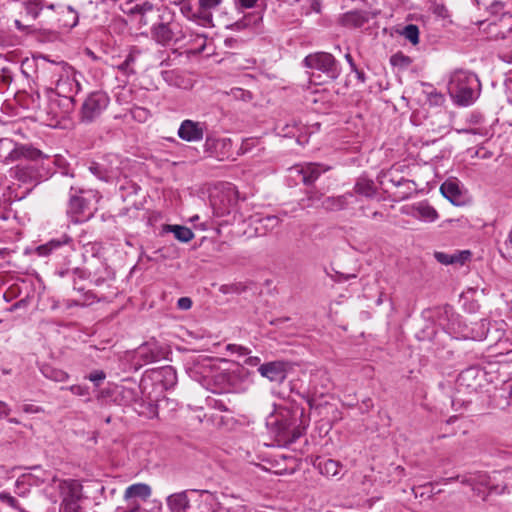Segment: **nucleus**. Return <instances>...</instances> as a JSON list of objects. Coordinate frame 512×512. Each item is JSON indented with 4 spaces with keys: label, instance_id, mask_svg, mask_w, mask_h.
Segmentation results:
<instances>
[{
    "label": "nucleus",
    "instance_id": "f257e3e1",
    "mask_svg": "<svg viewBox=\"0 0 512 512\" xmlns=\"http://www.w3.org/2000/svg\"><path fill=\"white\" fill-rule=\"evenodd\" d=\"M308 421L302 407L298 405L280 406L267 419V426L280 441L293 443L303 435Z\"/></svg>",
    "mask_w": 512,
    "mask_h": 512
},
{
    "label": "nucleus",
    "instance_id": "f03ea898",
    "mask_svg": "<svg viewBox=\"0 0 512 512\" xmlns=\"http://www.w3.org/2000/svg\"><path fill=\"white\" fill-rule=\"evenodd\" d=\"M156 19L151 26V38L161 46L177 44L185 38L181 25L174 20V14L167 8L156 9Z\"/></svg>",
    "mask_w": 512,
    "mask_h": 512
},
{
    "label": "nucleus",
    "instance_id": "7ed1b4c3",
    "mask_svg": "<svg viewBox=\"0 0 512 512\" xmlns=\"http://www.w3.org/2000/svg\"><path fill=\"white\" fill-rule=\"evenodd\" d=\"M303 64L305 67L312 70L310 73V82L313 84H323L326 81H321V74H324L327 81H335L341 74V65L336 58L328 52H315L308 54Z\"/></svg>",
    "mask_w": 512,
    "mask_h": 512
},
{
    "label": "nucleus",
    "instance_id": "20e7f679",
    "mask_svg": "<svg viewBox=\"0 0 512 512\" xmlns=\"http://www.w3.org/2000/svg\"><path fill=\"white\" fill-rule=\"evenodd\" d=\"M477 86L478 79L475 74L458 70L451 75L448 90L458 104L469 105L475 98Z\"/></svg>",
    "mask_w": 512,
    "mask_h": 512
},
{
    "label": "nucleus",
    "instance_id": "39448f33",
    "mask_svg": "<svg viewBox=\"0 0 512 512\" xmlns=\"http://www.w3.org/2000/svg\"><path fill=\"white\" fill-rule=\"evenodd\" d=\"M65 82L57 83L56 91L49 96L46 113L52 120L59 122L66 119L75 109V99L72 95H64Z\"/></svg>",
    "mask_w": 512,
    "mask_h": 512
},
{
    "label": "nucleus",
    "instance_id": "423d86ee",
    "mask_svg": "<svg viewBox=\"0 0 512 512\" xmlns=\"http://www.w3.org/2000/svg\"><path fill=\"white\" fill-rule=\"evenodd\" d=\"M109 97L101 91L91 92L84 100L80 109V121L89 124L98 119L109 105Z\"/></svg>",
    "mask_w": 512,
    "mask_h": 512
},
{
    "label": "nucleus",
    "instance_id": "0eeeda50",
    "mask_svg": "<svg viewBox=\"0 0 512 512\" xmlns=\"http://www.w3.org/2000/svg\"><path fill=\"white\" fill-rule=\"evenodd\" d=\"M83 193V189L70 185L66 214L73 223L84 222L91 215L89 211L90 202L82 196Z\"/></svg>",
    "mask_w": 512,
    "mask_h": 512
},
{
    "label": "nucleus",
    "instance_id": "6e6552de",
    "mask_svg": "<svg viewBox=\"0 0 512 512\" xmlns=\"http://www.w3.org/2000/svg\"><path fill=\"white\" fill-rule=\"evenodd\" d=\"M71 274L78 276L79 280L90 279L95 286L102 285L114 275L109 266L99 258H93L85 269H73Z\"/></svg>",
    "mask_w": 512,
    "mask_h": 512
},
{
    "label": "nucleus",
    "instance_id": "1a4fd4ad",
    "mask_svg": "<svg viewBox=\"0 0 512 512\" xmlns=\"http://www.w3.org/2000/svg\"><path fill=\"white\" fill-rule=\"evenodd\" d=\"M46 21L57 25L58 28L72 29L79 22V12L71 5L57 3L56 10L46 15Z\"/></svg>",
    "mask_w": 512,
    "mask_h": 512
},
{
    "label": "nucleus",
    "instance_id": "9d476101",
    "mask_svg": "<svg viewBox=\"0 0 512 512\" xmlns=\"http://www.w3.org/2000/svg\"><path fill=\"white\" fill-rule=\"evenodd\" d=\"M165 349L156 341H148L141 344L135 351L136 364L143 366L157 362L164 358Z\"/></svg>",
    "mask_w": 512,
    "mask_h": 512
},
{
    "label": "nucleus",
    "instance_id": "9b49d317",
    "mask_svg": "<svg viewBox=\"0 0 512 512\" xmlns=\"http://www.w3.org/2000/svg\"><path fill=\"white\" fill-rule=\"evenodd\" d=\"M290 368L289 362L276 360L261 364L258 367V372L269 381L282 384L287 378Z\"/></svg>",
    "mask_w": 512,
    "mask_h": 512
},
{
    "label": "nucleus",
    "instance_id": "f8f14e48",
    "mask_svg": "<svg viewBox=\"0 0 512 512\" xmlns=\"http://www.w3.org/2000/svg\"><path fill=\"white\" fill-rule=\"evenodd\" d=\"M74 250L73 240L68 235H62L58 239H51L47 243L37 247L36 251L40 256L62 255Z\"/></svg>",
    "mask_w": 512,
    "mask_h": 512
},
{
    "label": "nucleus",
    "instance_id": "ddd939ff",
    "mask_svg": "<svg viewBox=\"0 0 512 512\" xmlns=\"http://www.w3.org/2000/svg\"><path fill=\"white\" fill-rule=\"evenodd\" d=\"M290 170L301 176V181L304 185L311 186L323 172L330 170V167L320 163H305L295 165Z\"/></svg>",
    "mask_w": 512,
    "mask_h": 512
},
{
    "label": "nucleus",
    "instance_id": "4468645a",
    "mask_svg": "<svg viewBox=\"0 0 512 512\" xmlns=\"http://www.w3.org/2000/svg\"><path fill=\"white\" fill-rule=\"evenodd\" d=\"M188 512H212L214 497L208 490L190 489Z\"/></svg>",
    "mask_w": 512,
    "mask_h": 512
},
{
    "label": "nucleus",
    "instance_id": "2eb2a0df",
    "mask_svg": "<svg viewBox=\"0 0 512 512\" xmlns=\"http://www.w3.org/2000/svg\"><path fill=\"white\" fill-rule=\"evenodd\" d=\"M44 158V154L39 149L29 144H15L14 148L6 156L7 162H15L20 160L38 161Z\"/></svg>",
    "mask_w": 512,
    "mask_h": 512
},
{
    "label": "nucleus",
    "instance_id": "dca6fc26",
    "mask_svg": "<svg viewBox=\"0 0 512 512\" xmlns=\"http://www.w3.org/2000/svg\"><path fill=\"white\" fill-rule=\"evenodd\" d=\"M204 130L205 123L186 119L178 129V136L187 142H197L203 139Z\"/></svg>",
    "mask_w": 512,
    "mask_h": 512
},
{
    "label": "nucleus",
    "instance_id": "f3484780",
    "mask_svg": "<svg viewBox=\"0 0 512 512\" xmlns=\"http://www.w3.org/2000/svg\"><path fill=\"white\" fill-rule=\"evenodd\" d=\"M483 376L484 374L479 367L471 366L461 371L457 378V384L459 387L476 391L481 387Z\"/></svg>",
    "mask_w": 512,
    "mask_h": 512
},
{
    "label": "nucleus",
    "instance_id": "a211bd4d",
    "mask_svg": "<svg viewBox=\"0 0 512 512\" xmlns=\"http://www.w3.org/2000/svg\"><path fill=\"white\" fill-rule=\"evenodd\" d=\"M58 488L62 496L61 504L78 503L82 497V485L78 480H61Z\"/></svg>",
    "mask_w": 512,
    "mask_h": 512
},
{
    "label": "nucleus",
    "instance_id": "6ab92c4d",
    "mask_svg": "<svg viewBox=\"0 0 512 512\" xmlns=\"http://www.w3.org/2000/svg\"><path fill=\"white\" fill-rule=\"evenodd\" d=\"M379 14L378 11L353 10L342 16V24L347 27L360 28Z\"/></svg>",
    "mask_w": 512,
    "mask_h": 512
},
{
    "label": "nucleus",
    "instance_id": "aec40b11",
    "mask_svg": "<svg viewBox=\"0 0 512 512\" xmlns=\"http://www.w3.org/2000/svg\"><path fill=\"white\" fill-rule=\"evenodd\" d=\"M56 5V0H28L25 3V10L33 19H37L42 13L46 19V15L56 10Z\"/></svg>",
    "mask_w": 512,
    "mask_h": 512
},
{
    "label": "nucleus",
    "instance_id": "412c9836",
    "mask_svg": "<svg viewBox=\"0 0 512 512\" xmlns=\"http://www.w3.org/2000/svg\"><path fill=\"white\" fill-rule=\"evenodd\" d=\"M441 194L452 204L460 206L464 203L463 194L456 180H446L440 186Z\"/></svg>",
    "mask_w": 512,
    "mask_h": 512
},
{
    "label": "nucleus",
    "instance_id": "4be33fe9",
    "mask_svg": "<svg viewBox=\"0 0 512 512\" xmlns=\"http://www.w3.org/2000/svg\"><path fill=\"white\" fill-rule=\"evenodd\" d=\"M190 489L169 495L166 499L171 512H188L190 501Z\"/></svg>",
    "mask_w": 512,
    "mask_h": 512
},
{
    "label": "nucleus",
    "instance_id": "5701e85b",
    "mask_svg": "<svg viewBox=\"0 0 512 512\" xmlns=\"http://www.w3.org/2000/svg\"><path fill=\"white\" fill-rule=\"evenodd\" d=\"M353 197L352 192H347L343 195L328 196L321 202V207L327 212H337L347 208L349 199Z\"/></svg>",
    "mask_w": 512,
    "mask_h": 512
},
{
    "label": "nucleus",
    "instance_id": "b1692460",
    "mask_svg": "<svg viewBox=\"0 0 512 512\" xmlns=\"http://www.w3.org/2000/svg\"><path fill=\"white\" fill-rule=\"evenodd\" d=\"M116 399L124 406L136 403L140 399V389L138 386H119L117 387Z\"/></svg>",
    "mask_w": 512,
    "mask_h": 512
},
{
    "label": "nucleus",
    "instance_id": "393cba45",
    "mask_svg": "<svg viewBox=\"0 0 512 512\" xmlns=\"http://www.w3.org/2000/svg\"><path fill=\"white\" fill-rule=\"evenodd\" d=\"M237 380V376L234 372L223 371L219 372L214 376V383L218 386L215 392L228 393L232 391Z\"/></svg>",
    "mask_w": 512,
    "mask_h": 512
},
{
    "label": "nucleus",
    "instance_id": "a878e982",
    "mask_svg": "<svg viewBox=\"0 0 512 512\" xmlns=\"http://www.w3.org/2000/svg\"><path fill=\"white\" fill-rule=\"evenodd\" d=\"M412 215L416 218L433 222L438 218L437 211L427 202H420L413 206Z\"/></svg>",
    "mask_w": 512,
    "mask_h": 512
},
{
    "label": "nucleus",
    "instance_id": "bb28decb",
    "mask_svg": "<svg viewBox=\"0 0 512 512\" xmlns=\"http://www.w3.org/2000/svg\"><path fill=\"white\" fill-rule=\"evenodd\" d=\"M474 476V487L476 488L477 494H480V490L478 489V486H484L489 488V493H503L506 490V486L501 487L499 489V486L497 485H491V477L485 472H476L473 473Z\"/></svg>",
    "mask_w": 512,
    "mask_h": 512
},
{
    "label": "nucleus",
    "instance_id": "cd10ccee",
    "mask_svg": "<svg viewBox=\"0 0 512 512\" xmlns=\"http://www.w3.org/2000/svg\"><path fill=\"white\" fill-rule=\"evenodd\" d=\"M471 253L470 251H462L454 254H447L444 252H435V259L444 265L460 263L463 264L466 260L469 259Z\"/></svg>",
    "mask_w": 512,
    "mask_h": 512
},
{
    "label": "nucleus",
    "instance_id": "c85d7f7f",
    "mask_svg": "<svg viewBox=\"0 0 512 512\" xmlns=\"http://www.w3.org/2000/svg\"><path fill=\"white\" fill-rule=\"evenodd\" d=\"M152 490L151 487L148 484L145 483H136L133 485H130L126 488L124 493L125 499L130 498H141L143 500L148 499L151 496Z\"/></svg>",
    "mask_w": 512,
    "mask_h": 512
},
{
    "label": "nucleus",
    "instance_id": "c756f323",
    "mask_svg": "<svg viewBox=\"0 0 512 512\" xmlns=\"http://www.w3.org/2000/svg\"><path fill=\"white\" fill-rule=\"evenodd\" d=\"M163 231L173 233L175 238L183 243L189 242L194 237L193 231L190 228L182 225L167 224L163 226Z\"/></svg>",
    "mask_w": 512,
    "mask_h": 512
},
{
    "label": "nucleus",
    "instance_id": "7c9ffc66",
    "mask_svg": "<svg viewBox=\"0 0 512 512\" xmlns=\"http://www.w3.org/2000/svg\"><path fill=\"white\" fill-rule=\"evenodd\" d=\"M354 192L367 198H371L376 194V187L373 180L360 177L354 185Z\"/></svg>",
    "mask_w": 512,
    "mask_h": 512
},
{
    "label": "nucleus",
    "instance_id": "2f4dec72",
    "mask_svg": "<svg viewBox=\"0 0 512 512\" xmlns=\"http://www.w3.org/2000/svg\"><path fill=\"white\" fill-rule=\"evenodd\" d=\"M140 54V51L136 48H133L129 54L126 56L125 60L117 65L118 71L126 76L136 74L134 69V64L136 62L137 56Z\"/></svg>",
    "mask_w": 512,
    "mask_h": 512
},
{
    "label": "nucleus",
    "instance_id": "473e14b6",
    "mask_svg": "<svg viewBox=\"0 0 512 512\" xmlns=\"http://www.w3.org/2000/svg\"><path fill=\"white\" fill-rule=\"evenodd\" d=\"M230 144L229 138H216L212 135H208L205 139L204 148L206 152L211 155L219 156V146H225Z\"/></svg>",
    "mask_w": 512,
    "mask_h": 512
},
{
    "label": "nucleus",
    "instance_id": "72a5a7b5",
    "mask_svg": "<svg viewBox=\"0 0 512 512\" xmlns=\"http://www.w3.org/2000/svg\"><path fill=\"white\" fill-rule=\"evenodd\" d=\"M41 372L44 375V377L56 382H64L68 379V374L65 371L54 368L50 365H44L41 368Z\"/></svg>",
    "mask_w": 512,
    "mask_h": 512
},
{
    "label": "nucleus",
    "instance_id": "f704fd0d",
    "mask_svg": "<svg viewBox=\"0 0 512 512\" xmlns=\"http://www.w3.org/2000/svg\"><path fill=\"white\" fill-rule=\"evenodd\" d=\"M341 464L333 459H327L319 463L321 474L326 476H336L339 474Z\"/></svg>",
    "mask_w": 512,
    "mask_h": 512
},
{
    "label": "nucleus",
    "instance_id": "c9c22d12",
    "mask_svg": "<svg viewBox=\"0 0 512 512\" xmlns=\"http://www.w3.org/2000/svg\"><path fill=\"white\" fill-rule=\"evenodd\" d=\"M162 382L166 388L173 387L177 383V373L172 366L162 367L159 371Z\"/></svg>",
    "mask_w": 512,
    "mask_h": 512
},
{
    "label": "nucleus",
    "instance_id": "e433bc0d",
    "mask_svg": "<svg viewBox=\"0 0 512 512\" xmlns=\"http://www.w3.org/2000/svg\"><path fill=\"white\" fill-rule=\"evenodd\" d=\"M16 174L18 179L24 182L28 179L38 182L41 178V176L35 173L33 165L17 166Z\"/></svg>",
    "mask_w": 512,
    "mask_h": 512
},
{
    "label": "nucleus",
    "instance_id": "4c0bfd02",
    "mask_svg": "<svg viewBox=\"0 0 512 512\" xmlns=\"http://www.w3.org/2000/svg\"><path fill=\"white\" fill-rule=\"evenodd\" d=\"M401 35H403L407 40H409L413 45L419 43V28L415 24L406 25L401 31Z\"/></svg>",
    "mask_w": 512,
    "mask_h": 512
},
{
    "label": "nucleus",
    "instance_id": "58836bf2",
    "mask_svg": "<svg viewBox=\"0 0 512 512\" xmlns=\"http://www.w3.org/2000/svg\"><path fill=\"white\" fill-rule=\"evenodd\" d=\"M390 63L395 67L407 68L412 63V60L409 56H406L401 52H397L390 57Z\"/></svg>",
    "mask_w": 512,
    "mask_h": 512
},
{
    "label": "nucleus",
    "instance_id": "ea45409f",
    "mask_svg": "<svg viewBox=\"0 0 512 512\" xmlns=\"http://www.w3.org/2000/svg\"><path fill=\"white\" fill-rule=\"evenodd\" d=\"M246 288L247 287L243 283L238 282V283L222 285L220 288V291L224 294H229V293L241 294L246 290Z\"/></svg>",
    "mask_w": 512,
    "mask_h": 512
},
{
    "label": "nucleus",
    "instance_id": "a19ab883",
    "mask_svg": "<svg viewBox=\"0 0 512 512\" xmlns=\"http://www.w3.org/2000/svg\"><path fill=\"white\" fill-rule=\"evenodd\" d=\"M460 480L462 484L469 485L472 487L473 491H476V488L474 487V476L471 474L470 476H456V477H450V478H442L437 483L442 484H448L451 481Z\"/></svg>",
    "mask_w": 512,
    "mask_h": 512
},
{
    "label": "nucleus",
    "instance_id": "79ce46f5",
    "mask_svg": "<svg viewBox=\"0 0 512 512\" xmlns=\"http://www.w3.org/2000/svg\"><path fill=\"white\" fill-rule=\"evenodd\" d=\"M89 170L93 175H95L100 180L107 181L109 178L107 169H105L102 165L96 162L91 163V165L89 166Z\"/></svg>",
    "mask_w": 512,
    "mask_h": 512
},
{
    "label": "nucleus",
    "instance_id": "37998d69",
    "mask_svg": "<svg viewBox=\"0 0 512 512\" xmlns=\"http://www.w3.org/2000/svg\"><path fill=\"white\" fill-rule=\"evenodd\" d=\"M0 501L6 503L8 506L18 510L19 512H27L19 506L18 500L8 493H0Z\"/></svg>",
    "mask_w": 512,
    "mask_h": 512
},
{
    "label": "nucleus",
    "instance_id": "c03bdc74",
    "mask_svg": "<svg viewBox=\"0 0 512 512\" xmlns=\"http://www.w3.org/2000/svg\"><path fill=\"white\" fill-rule=\"evenodd\" d=\"M138 12L141 14V23L148 24L147 14L154 13L153 4L150 2H144L142 5L138 6Z\"/></svg>",
    "mask_w": 512,
    "mask_h": 512
},
{
    "label": "nucleus",
    "instance_id": "a18cd8bd",
    "mask_svg": "<svg viewBox=\"0 0 512 512\" xmlns=\"http://www.w3.org/2000/svg\"><path fill=\"white\" fill-rule=\"evenodd\" d=\"M96 387L106 379V373L103 370H94L87 377Z\"/></svg>",
    "mask_w": 512,
    "mask_h": 512
},
{
    "label": "nucleus",
    "instance_id": "49530a36",
    "mask_svg": "<svg viewBox=\"0 0 512 512\" xmlns=\"http://www.w3.org/2000/svg\"><path fill=\"white\" fill-rule=\"evenodd\" d=\"M66 389L69 390L72 394H74L76 396L87 397V400H89L90 392H89V388L87 386L71 385V386L67 387Z\"/></svg>",
    "mask_w": 512,
    "mask_h": 512
},
{
    "label": "nucleus",
    "instance_id": "de8ad7c7",
    "mask_svg": "<svg viewBox=\"0 0 512 512\" xmlns=\"http://www.w3.org/2000/svg\"><path fill=\"white\" fill-rule=\"evenodd\" d=\"M321 198H322V194L319 193L318 191L312 190V189L308 190L306 192V201L308 202L306 206L307 207L313 206V204L317 201H320ZM302 201L304 202L305 199H302Z\"/></svg>",
    "mask_w": 512,
    "mask_h": 512
},
{
    "label": "nucleus",
    "instance_id": "09e8293b",
    "mask_svg": "<svg viewBox=\"0 0 512 512\" xmlns=\"http://www.w3.org/2000/svg\"><path fill=\"white\" fill-rule=\"evenodd\" d=\"M227 350L237 353L242 356H246L250 353V349H248L244 346H241V345H237V344H228Z\"/></svg>",
    "mask_w": 512,
    "mask_h": 512
},
{
    "label": "nucleus",
    "instance_id": "8fccbe9b",
    "mask_svg": "<svg viewBox=\"0 0 512 512\" xmlns=\"http://www.w3.org/2000/svg\"><path fill=\"white\" fill-rule=\"evenodd\" d=\"M211 360L210 359H204L203 360V363L200 364V363H197L194 368L191 370V373L192 374H196L198 372H200L199 370L200 369H203L204 372H209L211 370V364H210Z\"/></svg>",
    "mask_w": 512,
    "mask_h": 512
},
{
    "label": "nucleus",
    "instance_id": "3c124183",
    "mask_svg": "<svg viewBox=\"0 0 512 512\" xmlns=\"http://www.w3.org/2000/svg\"><path fill=\"white\" fill-rule=\"evenodd\" d=\"M221 0H199L200 8L203 10H210L217 7Z\"/></svg>",
    "mask_w": 512,
    "mask_h": 512
},
{
    "label": "nucleus",
    "instance_id": "603ef678",
    "mask_svg": "<svg viewBox=\"0 0 512 512\" xmlns=\"http://www.w3.org/2000/svg\"><path fill=\"white\" fill-rule=\"evenodd\" d=\"M505 91L509 102L512 103V72H509L504 81Z\"/></svg>",
    "mask_w": 512,
    "mask_h": 512
},
{
    "label": "nucleus",
    "instance_id": "864d4df0",
    "mask_svg": "<svg viewBox=\"0 0 512 512\" xmlns=\"http://www.w3.org/2000/svg\"><path fill=\"white\" fill-rule=\"evenodd\" d=\"M177 306L182 310H188L192 306V300L189 297H181L178 299Z\"/></svg>",
    "mask_w": 512,
    "mask_h": 512
},
{
    "label": "nucleus",
    "instance_id": "5fc2aeb1",
    "mask_svg": "<svg viewBox=\"0 0 512 512\" xmlns=\"http://www.w3.org/2000/svg\"><path fill=\"white\" fill-rule=\"evenodd\" d=\"M79 509L78 503L61 504V512H79Z\"/></svg>",
    "mask_w": 512,
    "mask_h": 512
},
{
    "label": "nucleus",
    "instance_id": "6e6d98bb",
    "mask_svg": "<svg viewBox=\"0 0 512 512\" xmlns=\"http://www.w3.org/2000/svg\"><path fill=\"white\" fill-rule=\"evenodd\" d=\"M486 324H487L486 320H481L480 325H481L482 331L481 332H477L475 335L473 334L472 335L473 339L482 340V339L487 337V333L489 332V328H487V330L484 331V328H485Z\"/></svg>",
    "mask_w": 512,
    "mask_h": 512
},
{
    "label": "nucleus",
    "instance_id": "4d7b16f0",
    "mask_svg": "<svg viewBox=\"0 0 512 512\" xmlns=\"http://www.w3.org/2000/svg\"><path fill=\"white\" fill-rule=\"evenodd\" d=\"M252 144L253 143H252L251 139L243 140V142L241 143V146L239 148L238 154L240 155V154L247 153L251 149Z\"/></svg>",
    "mask_w": 512,
    "mask_h": 512
},
{
    "label": "nucleus",
    "instance_id": "13d9d810",
    "mask_svg": "<svg viewBox=\"0 0 512 512\" xmlns=\"http://www.w3.org/2000/svg\"><path fill=\"white\" fill-rule=\"evenodd\" d=\"M250 18H243L233 24V27H235L237 30H242L250 25Z\"/></svg>",
    "mask_w": 512,
    "mask_h": 512
},
{
    "label": "nucleus",
    "instance_id": "bf43d9fd",
    "mask_svg": "<svg viewBox=\"0 0 512 512\" xmlns=\"http://www.w3.org/2000/svg\"><path fill=\"white\" fill-rule=\"evenodd\" d=\"M179 5H181V12H182V14L184 16L190 18L191 12H192V7H191L190 3L185 1L183 3H179Z\"/></svg>",
    "mask_w": 512,
    "mask_h": 512
},
{
    "label": "nucleus",
    "instance_id": "052dcab7",
    "mask_svg": "<svg viewBox=\"0 0 512 512\" xmlns=\"http://www.w3.org/2000/svg\"><path fill=\"white\" fill-rule=\"evenodd\" d=\"M28 304H29V299L26 297V298H23V299L17 301L16 303H14L11 306L10 310L14 311L16 309L24 308V307H27Z\"/></svg>",
    "mask_w": 512,
    "mask_h": 512
},
{
    "label": "nucleus",
    "instance_id": "680f3d73",
    "mask_svg": "<svg viewBox=\"0 0 512 512\" xmlns=\"http://www.w3.org/2000/svg\"><path fill=\"white\" fill-rule=\"evenodd\" d=\"M261 359L258 356H250L245 359L244 363L249 366H260Z\"/></svg>",
    "mask_w": 512,
    "mask_h": 512
},
{
    "label": "nucleus",
    "instance_id": "e2e57ef3",
    "mask_svg": "<svg viewBox=\"0 0 512 512\" xmlns=\"http://www.w3.org/2000/svg\"><path fill=\"white\" fill-rule=\"evenodd\" d=\"M232 147V141L230 140L229 145L225 146H219V156H217L220 159H223L224 157H228V152L230 151Z\"/></svg>",
    "mask_w": 512,
    "mask_h": 512
},
{
    "label": "nucleus",
    "instance_id": "0e129e2a",
    "mask_svg": "<svg viewBox=\"0 0 512 512\" xmlns=\"http://www.w3.org/2000/svg\"><path fill=\"white\" fill-rule=\"evenodd\" d=\"M390 181L396 187L404 185V184H410V183L415 185V182L413 180H408V179H405L404 177H401L399 180L390 179Z\"/></svg>",
    "mask_w": 512,
    "mask_h": 512
},
{
    "label": "nucleus",
    "instance_id": "69168bd1",
    "mask_svg": "<svg viewBox=\"0 0 512 512\" xmlns=\"http://www.w3.org/2000/svg\"><path fill=\"white\" fill-rule=\"evenodd\" d=\"M242 8H252L255 6L257 0H237Z\"/></svg>",
    "mask_w": 512,
    "mask_h": 512
},
{
    "label": "nucleus",
    "instance_id": "338daca9",
    "mask_svg": "<svg viewBox=\"0 0 512 512\" xmlns=\"http://www.w3.org/2000/svg\"><path fill=\"white\" fill-rule=\"evenodd\" d=\"M352 72L355 73L360 83H364L366 81V75L362 70H359L357 67H355V69H352Z\"/></svg>",
    "mask_w": 512,
    "mask_h": 512
},
{
    "label": "nucleus",
    "instance_id": "774afa93",
    "mask_svg": "<svg viewBox=\"0 0 512 512\" xmlns=\"http://www.w3.org/2000/svg\"><path fill=\"white\" fill-rule=\"evenodd\" d=\"M491 11L493 13H498L500 10H502L504 8V3L501 2V1H494L492 4H491Z\"/></svg>",
    "mask_w": 512,
    "mask_h": 512
}]
</instances>
